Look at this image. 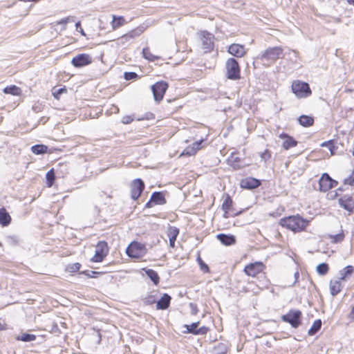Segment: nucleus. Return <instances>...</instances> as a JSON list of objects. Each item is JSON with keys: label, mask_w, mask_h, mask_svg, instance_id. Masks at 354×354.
Listing matches in <instances>:
<instances>
[{"label": "nucleus", "mask_w": 354, "mask_h": 354, "mask_svg": "<svg viewBox=\"0 0 354 354\" xmlns=\"http://www.w3.org/2000/svg\"><path fill=\"white\" fill-rule=\"evenodd\" d=\"M179 229L175 226H169L167 231V236L169 241V246L175 248V242L179 234Z\"/></svg>", "instance_id": "20"}, {"label": "nucleus", "mask_w": 354, "mask_h": 354, "mask_svg": "<svg viewBox=\"0 0 354 354\" xmlns=\"http://www.w3.org/2000/svg\"><path fill=\"white\" fill-rule=\"evenodd\" d=\"M92 57L86 53L78 54L71 60L72 65L75 68H81L92 63Z\"/></svg>", "instance_id": "14"}, {"label": "nucleus", "mask_w": 354, "mask_h": 354, "mask_svg": "<svg viewBox=\"0 0 354 354\" xmlns=\"http://www.w3.org/2000/svg\"><path fill=\"white\" fill-rule=\"evenodd\" d=\"M147 277L153 281L155 285H158L160 282V277L156 271L152 269L143 268L142 269Z\"/></svg>", "instance_id": "30"}, {"label": "nucleus", "mask_w": 354, "mask_h": 354, "mask_svg": "<svg viewBox=\"0 0 354 354\" xmlns=\"http://www.w3.org/2000/svg\"><path fill=\"white\" fill-rule=\"evenodd\" d=\"M3 92L6 94H10L15 96H20L22 94V90L20 87L15 85H10L6 86L3 89Z\"/></svg>", "instance_id": "31"}, {"label": "nucleus", "mask_w": 354, "mask_h": 354, "mask_svg": "<svg viewBox=\"0 0 354 354\" xmlns=\"http://www.w3.org/2000/svg\"><path fill=\"white\" fill-rule=\"evenodd\" d=\"M271 152L269 149H265L263 152L260 153V157L263 160L266 161L271 158Z\"/></svg>", "instance_id": "49"}, {"label": "nucleus", "mask_w": 354, "mask_h": 354, "mask_svg": "<svg viewBox=\"0 0 354 354\" xmlns=\"http://www.w3.org/2000/svg\"><path fill=\"white\" fill-rule=\"evenodd\" d=\"M348 318L352 321H354V306L351 308V312L348 315Z\"/></svg>", "instance_id": "55"}, {"label": "nucleus", "mask_w": 354, "mask_h": 354, "mask_svg": "<svg viewBox=\"0 0 354 354\" xmlns=\"http://www.w3.org/2000/svg\"><path fill=\"white\" fill-rule=\"evenodd\" d=\"M147 252L145 244L133 241L126 248L127 255L135 259H138L143 257Z\"/></svg>", "instance_id": "3"}, {"label": "nucleus", "mask_w": 354, "mask_h": 354, "mask_svg": "<svg viewBox=\"0 0 354 354\" xmlns=\"http://www.w3.org/2000/svg\"><path fill=\"white\" fill-rule=\"evenodd\" d=\"M127 23L126 19L122 16H112V21L111 22V25L113 30H116L120 27L124 26Z\"/></svg>", "instance_id": "26"}, {"label": "nucleus", "mask_w": 354, "mask_h": 354, "mask_svg": "<svg viewBox=\"0 0 354 354\" xmlns=\"http://www.w3.org/2000/svg\"><path fill=\"white\" fill-rule=\"evenodd\" d=\"M234 202L229 194H224L223 196V203L221 209L223 212V217L228 218L235 217L241 214V211L236 212L234 207Z\"/></svg>", "instance_id": "6"}, {"label": "nucleus", "mask_w": 354, "mask_h": 354, "mask_svg": "<svg viewBox=\"0 0 354 354\" xmlns=\"http://www.w3.org/2000/svg\"><path fill=\"white\" fill-rule=\"evenodd\" d=\"M239 185L243 189H254L261 186V182L256 178L249 176L242 178Z\"/></svg>", "instance_id": "18"}, {"label": "nucleus", "mask_w": 354, "mask_h": 354, "mask_svg": "<svg viewBox=\"0 0 354 354\" xmlns=\"http://www.w3.org/2000/svg\"><path fill=\"white\" fill-rule=\"evenodd\" d=\"M299 124L304 127H309L313 125L314 118L307 115H302L298 118Z\"/></svg>", "instance_id": "29"}, {"label": "nucleus", "mask_w": 354, "mask_h": 354, "mask_svg": "<svg viewBox=\"0 0 354 354\" xmlns=\"http://www.w3.org/2000/svg\"><path fill=\"white\" fill-rule=\"evenodd\" d=\"M124 77L126 80H131L137 79L138 75L135 72H125L124 73Z\"/></svg>", "instance_id": "48"}, {"label": "nucleus", "mask_w": 354, "mask_h": 354, "mask_svg": "<svg viewBox=\"0 0 354 354\" xmlns=\"http://www.w3.org/2000/svg\"><path fill=\"white\" fill-rule=\"evenodd\" d=\"M301 312L299 310H290L288 313L281 316V319L290 324L293 328H297L301 324Z\"/></svg>", "instance_id": "12"}, {"label": "nucleus", "mask_w": 354, "mask_h": 354, "mask_svg": "<svg viewBox=\"0 0 354 354\" xmlns=\"http://www.w3.org/2000/svg\"><path fill=\"white\" fill-rule=\"evenodd\" d=\"M16 339L22 342H31L36 339V335L34 334L23 333L21 336L17 337Z\"/></svg>", "instance_id": "40"}, {"label": "nucleus", "mask_w": 354, "mask_h": 354, "mask_svg": "<svg viewBox=\"0 0 354 354\" xmlns=\"http://www.w3.org/2000/svg\"><path fill=\"white\" fill-rule=\"evenodd\" d=\"M199 324L200 322H197L192 323L190 325L186 324L184 326V327L186 328L187 333L195 335L196 330H197V327L199 326Z\"/></svg>", "instance_id": "44"}, {"label": "nucleus", "mask_w": 354, "mask_h": 354, "mask_svg": "<svg viewBox=\"0 0 354 354\" xmlns=\"http://www.w3.org/2000/svg\"><path fill=\"white\" fill-rule=\"evenodd\" d=\"M284 57V50L281 46L266 48L261 55V60L266 62L268 66L273 65L278 59Z\"/></svg>", "instance_id": "2"}, {"label": "nucleus", "mask_w": 354, "mask_h": 354, "mask_svg": "<svg viewBox=\"0 0 354 354\" xmlns=\"http://www.w3.org/2000/svg\"><path fill=\"white\" fill-rule=\"evenodd\" d=\"M205 142V140L201 139L198 141L193 142L191 146L193 147V149L196 151V153H197L199 150L203 149L204 147V145H203Z\"/></svg>", "instance_id": "45"}, {"label": "nucleus", "mask_w": 354, "mask_h": 354, "mask_svg": "<svg viewBox=\"0 0 354 354\" xmlns=\"http://www.w3.org/2000/svg\"><path fill=\"white\" fill-rule=\"evenodd\" d=\"M342 189L341 188H338V189L337 191H341Z\"/></svg>", "instance_id": "61"}, {"label": "nucleus", "mask_w": 354, "mask_h": 354, "mask_svg": "<svg viewBox=\"0 0 354 354\" xmlns=\"http://www.w3.org/2000/svg\"><path fill=\"white\" fill-rule=\"evenodd\" d=\"M337 184V181L332 179L327 173H324L319 180V190L322 192H326L336 187Z\"/></svg>", "instance_id": "13"}, {"label": "nucleus", "mask_w": 354, "mask_h": 354, "mask_svg": "<svg viewBox=\"0 0 354 354\" xmlns=\"http://www.w3.org/2000/svg\"><path fill=\"white\" fill-rule=\"evenodd\" d=\"M133 120L134 119H133V116L127 115H124L122 117L121 122L124 124H129L131 123L133 121Z\"/></svg>", "instance_id": "51"}, {"label": "nucleus", "mask_w": 354, "mask_h": 354, "mask_svg": "<svg viewBox=\"0 0 354 354\" xmlns=\"http://www.w3.org/2000/svg\"><path fill=\"white\" fill-rule=\"evenodd\" d=\"M226 77L231 80L241 79V67L238 61L233 57L227 59L225 63Z\"/></svg>", "instance_id": "4"}, {"label": "nucleus", "mask_w": 354, "mask_h": 354, "mask_svg": "<svg viewBox=\"0 0 354 354\" xmlns=\"http://www.w3.org/2000/svg\"><path fill=\"white\" fill-rule=\"evenodd\" d=\"M106 273V272L103 271H89V270H84L80 272L81 274H83L88 278H97L100 275L104 274Z\"/></svg>", "instance_id": "38"}, {"label": "nucleus", "mask_w": 354, "mask_h": 354, "mask_svg": "<svg viewBox=\"0 0 354 354\" xmlns=\"http://www.w3.org/2000/svg\"><path fill=\"white\" fill-rule=\"evenodd\" d=\"M76 26H77V27H81V24H80V21H79V22H77V23L76 24ZM80 29H81V33H82V35H84V32H83L82 28H80Z\"/></svg>", "instance_id": "58"}, {"label": "nucleus", "mask_w": 354, "mask_h": 354, "mask_svg": "<svg viewBox=\"0 0 354 354\" xmlns=\"http://www.w3.org/2000/svg\"><path fill=\"white\" fill-rule=\"evenodd\" d=\"M198 36L203 53H211L214 48V35L207 30H201L198 32Z\"/></svg>", "instance_id": "5"}, {"label": "nucleus", "mask_w": 354, "mask_h": 354, "mask_svg": "<svg viewBox=\"0 0 354 354\" xmlns=\"http://www.w3.org/2000/svg\"><path fill=\"white\" fill-rule=\"evenodd\" d=\"M266 266L262 261L249 263L245 266L243 272L249 277L257 278L259 274H265Z\"/></svg>", "instance_id": "7"}, {"label": "nucleus", "mask_w": 354, "mask_h": 354, "mask_svg": "<svg viewBox=\"0 0 354 354\" xmlns=\"http://www.w3.org/2000/svg\"><path fill=\"white\" fill-rule=\"evenodd\" d=\"M46 184L48 187H50L55 183V175L54 169H50L46 174Z\"/></svg>", "instance_id": "37"}, {"label": "nucleus", "mask_w": 354, "mask_h": 354, "mask_svg": "<svg viewBox=\"0 0 354 354\" xmlns=\"http://www.w3.org/2000/svg\"><path fill=\"white\" fill-rule=\"evenodd\" d=\"M346 2L349 5H352L354 6V0H346Z\"/></svg>", "instance_id": "59"}, {"label": "nucleus", "mask_w": 354, "mask_h": 354, "mask_svg": "<svg viewBox=\"0 0 354 354\" xmlns=\"http://www.w3.org/2000/svg\"><path fill=\"white\" fill-rule=\"evenodd\" d=\"M291 88L292 93L299 98L307 97L312 94L309 84L300 80L293 81Z\"/></svg>", "instance_id": "8"}, {"label": "nucleus", "mask_w": 354, "mask_h": 354, "mask_svg": "<svg viewBox=\"0 0 354 354\" xmlns=\"http://www.w3.org/2000/svg\"><path fill=\"white\" fill-rule=\"evenodd\" d=\"M279 137L283 140L282 147L284 149L288 150L297 145V141L288 133H281Z\"/></svg>", "instance_id": "19"}, {"label": "nucleus", "mask_w": 354, "mask_h": 354, "mask_svg": "<svg viewBox=\"0 0 354 354\" xmlns=\"http://www.w3.org/2000/svg\"><path fill=\"white\" fill-rule=\"evenodd\" d=\"M142 55L149 62H155L161 59L160 56L153 55L148 46L143 48Z\"/></svg>", "instance_id": "27"}, {"label": "nucleus", "mask_w": 354, "mask_h": 354, "mask_svg": "<svg viewBox=\"0 0 354 354\" xmlns=\"http://www.w3.org/2000/svg\"><path fill=\"white\" fill-rule=\"evenodd\" d=\"M295 275H299V272H297L295 273Z\"/></svg>", "instance_id": "62"}, {"label": "nucleus", "mask_w": 354, "mask_h": 354, "mask_svg": "<svg viewBox=\"0 0 354 354\" xmlns=\"http://www.w3.org/2000/svg\"><path fill=\"white\" fill-rule=\"evenodd\" d=\"M321 327H322L321 319H316L315 321H314V322L313 323V325L308 330V334L309 335H314L321 329Z\"/></svg>", "instance_id": "34"}, {"label": "nucleus", "mask_w": 354, "mask_h": 354, "mask_svg": "<svg viewBox=\"0 0 354 354\" xmlns=\"http://www.w3.org/2000/svg\"><path fill=\"white\" fill-rule=\"evenodd\" d=\"M153 205V201H151V198H150V200L146 203L145 207L149 208L151 207Z\"/></svg>", "instance_id": "56"}, {"label": "nucleus", "mask_w": 354, "mask_h": 354, "mask_svg": "<svg viewBox=\"0 0 354 354\" xmlns=\"http://www.w3.org/2000/svg\"><path fill=\"white\" fill-rule=\"evenodd\" d=\"M196 261H197V263H198V265L199 266V268H200L201 271L203 273H210V269H209L208 265L206 264L203 261V260L201 259V254H200L199 252L198 253V255H197V257H196Z\"/></svg>", "instance_id": "33"}, {"label": "nucleus", "mask_w": 354, "mask_h": 354, "mask_svg": "<svg viewBox=\"0 0 354 354\" xmlns=\"http://www.w3.org/2000/svg\"><path fill=\"white\" fill-rule=\"evenodd\" d=\"M344 184L350 186H354V170L347 178L344 180Z\"/></svg>", "instance_id": "47"}, {"label": "nucleus", "mask_w": 354, "mask_h": 354, "mask_svg": "<svg viewBox=\"0 0 354 354\" xmlns=\"http://www.w3.org/2000/svg\"><path fill=\"white\" fill-rule=\"evenodd\" d=\"M344 238L345 234L343 230H341V231L337 234L328 235V239L330 240V242L334 244L342 243L344 241Z\"/></svg>", "instance_id": "32"}, {"label": "nucleus", "mask_w": 354, "mask_h": 354, "mask_svg": "<svg viewBox=\"0 0 354 354\" xmlns=\"http://www.w3.org/2000/svg\"><path fill=\"white\" fill-rule=\"evenodd\" d=\"M145 303L147 305H151L156 303V297L153 295H149L145 298Z\"/></svg>", "instance_id": "50"}, {"label": "nucleus", "mask_w": 354, "mask_h": 354, "mask_svg": "<svg viewBox=\"0 0 354 354\" xmlns=\"http://www.w3.org/2000/svg\"><path fill=\"white\" fill-rule=\"evenodd\" d=\"M171 297L167 294L164 293L161 298L156 302V308L158 310L167 309L171 303Z\"/></svg>", "instance_id": "23"}, {"label": "nucleus", "mask_w": 354, "mask_h": 354, "mask_svg": "<svg viewBox=\"0 0 354 354\" xmlns=\"http://www.w3.org/2000/svg\"><path fill=\"white\" fill-rule=\"evenodd\" d=\"M173 101H174V100H168V102H169V103H171V102H172Z\"/></svg>", "instance_id": "60"}, {"label": "nucleus", "mask_w": 354, "mask_h": 354, "mask_svg": "<svg viewBox=\"0 0 354 354\" xmlns=\"http://www.w3.org/2000/svg\"><path fill=\"white\" fill-rule=\"evenodd\" d=\"M109 252V247L105 241H99L95 245L94 255L91 258V261L93 263H101L106 257Z\"/></svg>", "instance_id": "9"}, {"label": "nucleus", "mask_w": 354, "mask_h": 354, "mask_svg": "<svg viewBox=\"0 0 354 354\" xmlns=\"http://www.w3.org/2000/svg\"><path fill=\"white\" fill-rule=\"evenodd\" d=\"M216 238L221 243L226 246L234 245L236 243V237L232 234H218Z\"/></svg>", "instance_id": "22"}, {"label": "nucleus", "mask_w": 354, "mask_h": 354, "mask_svg": "<svg viewBox=\"0 0 354 354\" xmlns=\"http://www.w3.org/2000/svg\"><path fill=\"white\" fill-rule=\"evenodd\" d=\"M209 331V328L206 326H202L199 328H197L196 330L195 335H205Z\"/></svg>", "instance_id": "52"}, {"label": "nucleus", "mask_w": 354, "mask_h": 354, "mask_svg": "<svg viewBox=\"0 0 354 354\" xmlns=\"http://www.w3.org/2000/svg\"><path fill=\"white\" fill-rule=\"evenodd\" d=\"M196 151L193 149L191 145H189L185 148V149L180 154V157L181 156H192L196 155Z\"/></svg>", "instance_id": "42"}, {"label": "nucleus", "mask_w": 354, "mask_h": 354, "mask_svg": "<svg viewBox=\"0 0 354 354\" xmlns=\"http://www.w3.org/2000/svg\"><path fill=\"white\" fill-rule=\"evenodd\" d=\"M169 88V84L164 81H158L151 87L154 100L160 102L162 100L167 90Z\"/></svg>", "instance_id": "10"}, {"label": "nucleus", "mask_w": 354, "mask_h": 354, "mask_svg": "<svg viewBox=\"0 0 354 354\" xmlns=\"http://www.w3.org/2000/svg\"><path fill=\"white\" fill-rule=\"evenodd\" d=\"M338 202L339 206L346 210L349 214L353 212L354 196L353 195H344L338 199Z\"/></svg>", "instance_id": "16"}, {"label": "nucleus", "mask_w": 354, "mask_h": 354, "mask_svg": "<svg viewBox=\"0 0 354 354\" xmlns=\"http://www.w3.org/2000/svg\"><path fill=\"white\" fill-rule=\"evenodd\" d=\"M68 22V18H64L55 23L56 25L66 24Z\"/></svg>", "instance_id": "54"}, {"label": "nucleus", "mask_w": 354, "mask_h": 354, "mask_svg": "<svg viewBox=\"0 0 354 354\" xmlns=\"http://www.w3.org/2000/svg\"><path fill=\"white\" fill-rule=\"evenodd\" d=\"M66 92H67V89H66V86H64V87L60 88L56 91H53V95L56 100H59L60 99V95L62 93H66Z\"/></svg>", "instance_id": "46"}, {"label": "nucleus", "mask_w": 354, "mask_h": 354, "mask_svg": "<svg viewBox=\"0 0 354 354\" xmlns=\"http://www.w3.org/2000/svg\"><path fill=\"white\" fill-rule=\"evenodd\" d=\"M330 294L334 297L337 295L342 290L343 285L340 279H331L329 283Z\"/></svg>", "instance_id": "21"}, {"label": "nucleus", "mask_w": 354, "mask_h": 354, "mask_svg": "<svg viewBox=\"0 0 354 354\" xmlns=\"http://www.w3.org/2000/svg\"><path fill=\"white\" fill-rule=\"evenodd\" d=\"M227 52L236 58L243 57L248 53L245 46L239 44H232L227 48Z\"/></svg>", "instance_id": "17"}, {"label": "nucleus", "mask_w": 354, "mask_h": 354, "mask_svg": "<svg viewBox=\"0 0 354 354\" xmlns=\"http://www.w3.org/2000/svg\"><path fill=\"white\" fill-rule=\"evenodd\" d=\"M7 329V324L5 320L0 319V331Z\"/></svg>", "instance_id": "53"}, {"label": "nucleus", "mask_w": 354, "mask_h": 354, "mask_svg": "<svg viewBox=\"0 0 354 354\" xmlns=\"http://www.w3.org/2000/svg\"><path fill=\"white\" fill-rule=\"evenodd\" d=\"M81 268H82V264L80 263L77 262V263H70L66 266V267L65 268V271L68 273H71V274H74V273L78 272L80 271V270L81 269Z\"/></svg>", "instance_id": "35"}, {"label": "nucleus", "mask_w": 354, "mask_h": 354, "mask_svg": "<svg viewBox=\"0 0 354 354\" xmlns=\"http://www.w3.org/2000/svg\"><path fill=\"white\" fill-rule=\"evenodd\" d=\"M226 163L234 171L241 169L243 167L242 158L238 151L232 152L227 158Z\"/></svg>", "instance_id": "15"}, {"label": "nucleus", "mask_w": 354, "mask_h": 354, "mask_svg": "<svg viewBox=\"0 0 354 354\" xmlns=\"http://www.w3.org/2000/svg\"><path fill=\"white\" fill-rule=\"evenodd\" d=\"M142 33V30L139 29H133L131 31H129L126 34L123 35L120 39L121 40L122 43H124L126 41H129L131 39H133L138 36H140Z\"/></svg>", "instance_id": "25"}, {"label": "nucleus", "mask_w": 354, "mask_h": 354, "mask_svg": "<svg viewBox=\"0 0 354 354\" xmlns=\"http://www.w3.org/2000/svg\"><path fill=\"white\" fill-rule=\"evenodd\" d=\"M12 218L5 207L0 208V225L6 227L10 224Z\"/></svg>", "instance_id": "24"}, {"label": "nucleus", "mask_w": 354, "mask_h": 354, "mask_svg": "<svg viewBox=\"0 0 354 354\" xmlns=\"http://www.w3.org/2000/svg\"><path fill=\"white\" fill-rule=\"evenodd\" d=\"M310 221L302 217L300 214L284 216L279 220V225L294 233L306 231Z\"/></svg>", "instance_id": "1"}, {"label": "nucleus", "mask_w": 354, "mask_h": 354, "mask_svg": "<svg viewBox=\"0 0 354 354\" xmlns=\"http://www.w3.org/2000/svg\"><path fill=\"white\" fill-rule=\"evenodd\" d=\"M182 108H183V105H179V106H176L173 111H171V113H174L178 112Z\"/></svg>", "instance_id": "57"}, {"label": "nucleus", "mask_w": 354, "mask_h": 354, "mask_svg": "<svg viewBox=\"0 0 354 354\" xmlns=\"http://www.w3.org/2000/svg\"><path fill=\"white\" fill-rule=\"evenodd\" d=\"M321 147H326L328 148V149L330 151L331 155L335 154V146L334 145L333 140H328V141L322 143Z\"/></svg>", "instance_id": "43"}, {"label": "nucleus", "mask_w": 354, "mask_h": 354, "mask_svg": "<svg viewBox=\"0 0 354 354\" xmlns=\"http://www.w3.org/2000/svg\"><path fill=\"white\" fill-rule=\"evenodd\" d=\"M145 185L142 179L136 178L133 180L130 184V195L131 199L133 201L138 200L145 190Z\"/></svg>", "instance_id": "11"}, {"label": "nucleus", "mask_w": 354, "mask_h": 354, "mask_svg": "<svg viewBox=\"0 0 354 354\" xmlns=\"http://www.w3.org/2000/svg\"><path fill=\"white\" fill-rule=\"evenodd\" d=\"M354 272V267L353 266H346L341 272V279L344 280Z\"/></svg>", "instance_id": "39"}, {"label": "nucleus", "mask_w": 354, "mask_h": 354, "mask_svg": "<svg viewBox=\"0 0 354 354\" xmlns=\"http://www.w3.org/2000/svg\"><path fill=\"white\" fill-rule=\"evenodd\" d=\"M151 198L153 205H164L167 202L164 194L160 192H153Z\"/></svg>", "instance_id": "28"}, {"label": "nucleus", "mask_w": 354, "mask_h": 354, "mask_svg": "<svg viewBox=\"0 0 354 354\" xmlns=\"http://www.w3.org/2000/svg\"><path fill=\"white\" fill-rule=\"evenodd\" d=\"M48 147L44 145H35L31 147V151L35 154H44L47 152Z\"/></svg>", "instance_id": "36"}, {"label": "nucleus", "mask_w": 354, "mask_h": 354, "mask_svg": "<svg viewBox=\"0 0 354 354\" xmlns=\"http://www.w3.org/2000/svg\"><path fill=\"white\" fill-rule=\"evenodd\" d=\"M316 270H317V272L319 274L324 275V274L328 273V272L329 270V267H328V265L327 263H322L319 264L317 266Z\"/></svg>", "instance_id": "41"}]
</instances>
